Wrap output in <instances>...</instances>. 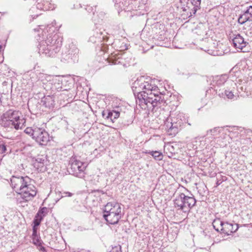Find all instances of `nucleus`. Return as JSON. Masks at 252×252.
<instances>
[{
    "mask_svg": "<svg viewBox=\"0 0 252 252\" xmlns=\"http://www.w3.org/2000/svg\"><path fill=\"white\" fill-rule=\"evenodd\" d=\"M131 89L140 101L149 108L158 107L163 101L158 87L150 78L140 77L132 83Z\"/></svg>",
    "mask_w": 252,
    "mask_h": 252,
    "instance_id": "obj_1",
    "label": "nucleus"
},
{
    "mask_svg": "<svg viewBox=\"0 0 252 252\" xmlns=\"http://www.w3.org/2000/svg\"><path fill=\"white\" fill-rule=\"evenodd\" d=\"M11 185L24 201L32 200L37 193L36 187L30 184V179L27 176H13L11 179Z\"/></svg>",
    "mask_w": 252,
    "mask_h": 252,
    "instance_id": "obj_2",
    "label": "nucleus"
},
{
    "mask_svg": "<svg viewBox=\"0 0 252 252\" xmlns=\"http://www.w3.org/2000/svg\"><path fill=\"white\" fill-rule=\"evenodd\" d=\"M39 53L48 57H54L60 50L62 38L56 33L49 34L45 39H39Z\"/></svg>",
    "mask_w": 252,
    "mask_h": 252,
    "instance_id": "obj_3",
    "label": "nucleus"
},
{
    "mask_svg": "<svg viewBox=\"0 0 252 252\" xmlns=\"http://www.w3.org/2000/svg\"><path fill=\"white\" fill-rule=\"evenodd\" d=\"M1 125L6 127L22 129L25 126L26 120L21 112L14 109L5 111L1 116Z\"/></svg>",
    "mask_w": 252,
    "mask_h": 252,
    "instance_id": "obj_4",
    "label": "nucleus"
},
{
    "mask_svg": "<svg viewBox=\"0 0 252 252\" xmlns=\"http://www.w3.org/2000/svg\"><path fill=\"white\" fill-rule=\"evenodd\" d=\"M103 217L109 224H117L122 217L121 204L117 202H108L104 206Z\"/></svg>",
    "mask_w": 252,
    "mask_h": 252,
    "instance_id": "obj_5",
    "label": "nucleus"
},
{
    "mask_svg": "<svg viewBox=\"0 0 252 252\" xmlns=\"http://www.w3.org/2000/svg\"><path fill=\"white\" fill-rule=\"evenodd\" d=\"M25 132L32 136V138L41 145H46L49 141L48 133L43 128L33 125L27 127Z\"/></svg>",
    "mask_w": 252,
    "mask_h": 252,
    "instance_id": "obj_6",
    "label": "nucleus"
},
{
    "mask_svg": "<svg viewBox=\"0 0 252 252\" xmlns=\"http://www.w3.org/2000/svg\"><path fill=\"white\" fill-rule=\"evenodd\" d=\"M174 201L175 207H178L179 209L184 212H189L196 203V200L194 197L187 196L183 193L177 195Z\"/></svg>",
    "mask_w": 252,
    "mask_h": 252,
    "instance_id": "obj_7",
    "label": "nucleus"
},
{
    "mask_svg": "<svg viewBox=\"0 0 252 252\" xmlns=\"http://www.w3.org/2000/svg\"><path fill=\"white\" fill-rule=\"evenodd\" d=\"M201 0H180L181 8L187 12L189 17L195 15L200 8Z\"/></svg>",
    "mask_w": 252,
    "mask_h": 252,
    "instance_id": "obj_8",
    "label": "nucleus"
},
{
    "mask_svg": "<svg viewBox=\"0 0 252 252\" xmlns=\"http://www.w3.org/2000/svg\"><path fill=\"white\" fill-rule=\"evenodd\" d=\"M206 135L210 138L211 141L214 140L215 142H221V140L225 138L226 135L224 133V129L221 127H216L207 131Z\"/></svg>",
    "mask_w": 252,
    "mask_h": 252,
    "instance_id": "obj_9",
    "label": "nucleus"
},
{
    "mask_svg": "<svg viewBox=\"0 0 252 252\" xmlns=\"http://www.w3.org/2000/svg\"><path fill=\"white\" fill-rule=\"evenodd\" d=\"M86 165L84 163L75 160L70 164V171L76 177L82 178L84 176Z\"/></svg>",
    "mask_w": 252,
    "mask_h": 252,
    "instance_id": "obj_10",
    "label": "nucleus"
},
{
    "mask_svg": "<svg viewBox=\"0 0 252 252\" xmlns=\"http://www.w3.org/2000/svg\"><path fill=\"white\" fill-rule=\"evenodd\" d=\"M180 117L181 116L178 115L177 118L172 120V122L170 123L167 121L165 123L167 127L169 128L168 132H170L171 134H172V132H173L174 135L177 133L179 128L182 126L183 122ZM169 119H168L167 121Z\"/></svg>",
    "mask_w": 252,
    "mask_h": 252,
    "instance_id": "obj_11",
    "label": "nucleus"
},
{
    "mask_svg": "<svg viewBox=\"0 0 252 252\" xmlns=\"http://www.w3.org/2000/svg\"><path fill=\"white\" fill-rule=\"evenodd\" d=\"M232 42L234 47L241 50L243 52H247L248 48L246 49V47L249 43L239 34L232 39Z\"/></svg>",
    "mask_w": 252,
    "mask_h": 252,
    "instance_id": "obj_12",
    "label": "nucleus"
},
{
    "mask_svg": "<svg viewBox=\"0 0 252 252\" xmlns=\"http://www.w3.org/2000/svg\"><path fill=\"white\" fill-rule=\"evenodd\" d=\"M248 21H252V6H249L244 13L241 14L238 19L239 24L242 25Z\"/></svg>",
    "mask_w": 252,
    "mask_h": 252,
    "instance_id": "obj_13",
    "label": "nucleus"
},
{
    "mask_svg": "<svg viewBox=\"0 0 252 252\" xmlns=\"http://www.w3.org/2000/svg\"><path fill=\"white\" fill-rule=\"evenodd\" d=\"M239 228L238 224L237 223L232 224L225 222L223 227L220 229L221 233L227 235L236 232Z\"/></svg>",
    "mask_w": 252,
    "mask_h": 252,
    "instance_id": "obj_14",
    "label": "nucleus"
},
{
    "mask_svg": "<svg viewBox=\"0 0 252 252\" xmlns=\"http://www.w3.org/2000/svg\"><path fill=\"white\" fill-rule=\"evenodd\" d=\"M54 98L50 95L45 96L41 100V104L49 109L54 107Z\"/></svg>",
    "mask_w": 252,
    "mask_h": 252,
    "instance_id": "obj_15",
    "label": "nucleus"
},
{
    "mask_svg": "<svg viewBox=\"0 0 252 252\" xmlns=\"http://www.w3.org/2000/svg\"><path fill=\"white\" fill-rule=\"evenodd\" d=\"M67 50L68 53L71 58L72 61L75 62L77 59L79 54V49L75 45L71 44L69 45V48H66Z\"/></svg>",
    "mask_w": 252,
    "mask_h": 252,
    "instance_id": "obj_16",
    "label": "nucleus"
},
{
    "mask_svg": "<svg viewBox=\"0 0 252 252\" xmlns=\"http://www.w3.org/2000/svg\"><path fill=\"white\" fill-rule=\"evenodd\" d=\"M104 40V36H102V32L99 30H95L94 32V34L89 38V41L92 43H95L97 41H101L102 40Z\"/></svg>",
    "mask_w": 252,
    "mask_h": 252,
    "instance_id": "obj_17",
    "label": "nucleus"
},
{
    "mask_svg": "<svg viewBox=\"0 0 252 252\" xmlns=\"http://www.w3.org/2000/svg\"><path fill=\"white\" fill-rule=\"evenodd\" d=\"M121 111L118 110L109 111L107 116V119H110L112 121L117 119L120 115Z\"/></svg>",
    "mask_w": 252,
    "mask_h": 252,
    "instance_id": "obj_18",
    "label": "nucleus"
},
{
    "mask_svg": "<svg viewBox=\"0 0 252 252\" xmlns=\"http://www.w3.org/2000/svg\"><path fill=\"white\" fill-rule=\"evenodd\" d=\"M224 222H222L221 221V220L220 219H215L212 223L213 226L214 228V229L219 232L220 231V229L223 227V226L224 224Z\"/></svg>",
    "mask_w": 252,
    "mask_h": 252,
    "instance_id": "obj_19",
    "label": "nucleus"
},
{
    "mask_svg": "<svg viewBox=\"0 0 252 252\" xmlns=\"http://www.w3.org/2000/svg\"><path fill=\"white\" fill-rule=\"evenodd\" d=\"M46 158L43 156H41V157H38L36 159V162L35 163V164L38 167H42L45 164H46Z\"/></svg>",
    "mask_w": 252,
    "mask_h": 252,
    "instance_id": "obj_20",
    "label": "nucleus"
},
{
    "mask_svg": "<svg viewBox=\"0 0 252 252\" xmlns=\"http://www.w3.org/2000/svg\"><path fill=\"white\" fill-rule=\"evenodd\" d=\"M61 61L63 62H69L70 61H72L71 58L69 55L67 50L64 49L63 51L61 56Z\"/></svg>",
    "mask_w": 252,
    "mask_h": 252,
    "instance_id": "obj_21",
    "label": "nucleus"
},
{
    "mask_svg": "<svg viewBox=\"0 0 252 252\" xmlns=\"http://www.w3.org/2000/svg\"><path fill=\"white\" fill-rule=\"evenodd\" d=\"M148 153L152 156V157L156 160H160L163 158L162 153L158 151H149Z\"/></svg>",
    "mask_w": 252,
    "mask_h": 252,
    "instance_id": "obj_22",
    "label": "nucleus"
},
{
    "mask_svg": "<svg viewBox=\"0 0 252 252\" xmlns=\"http://www.w3.org/2000/svg\"><path fill=\"white\" fill-rule=\"evenodd\" d=\"M164 150L166 151L167 153V152H169L170 154V155H168V157L172 156L173 155H175L177 153L174 146L170 144H168L165 146Z\"/></svg>",
    "mask_w": 252,
    "mask_h": 252,
    "instance_id": "obj_23",
    "label": "nucleus"
},
{
    "mask_svg": "<svg viewBox=\"0 0 252 252\" xmlns=\"http://www.w3.org/2000/svg\"><path fill=\"white\" fill-rule=\"evenodd\" d=\"M224 95L226 96V97L228 99H237V97L238 96H236L234 94V92H232V91H228L225 90L224 91ZM223 96V94L222 93V96Z\"/></svg>",
    "mask_w": 252,
    "mask_h": 252,
    "instance_id": "obj_24",
    "label": "nucleus"
},
{
    "mask_svg": "<svg viewBox=\"0 0 252 252\" xmlns=\"http://www.w3.org/2000/svg\"><path fill=\"white\" fill-rule=\"evenodd\" d=\"M32 240L34 244L38 246H41L43 242L38 235L32 237Z\"/></svg>",
    "mask_w": 252,
    "mask_h": 252,
    "instance_id": "obj_25",
    "label": "nucleus"
},
{
    "mask_svg": "<svg viewBox=\"0 0 252 252\" xmlns=\"http://www.w3.org/2000/svg\"><path fill=\"white\" fill-rule=\"evenodd\" d=\"M226 76L225 75H221V76L220 77H217L216 78L217 84L220 85L224 84L226 82Z\"/></svg>",
    "mask_w": 252,
    "mask_h": 252,
    "instance_id": "obj_26",
    "label": "nucleus"
},
{
    "mask_svg": "<svg viewBox=\"0 0 252 252\" xmlns=\"http://www.w3.org/2000/svg\"><path fill=\"white\" fill-rule=\"evenodd\" d=\"M120 59V57H114V56L112 57L111 58L109 59V62L110 63H112L114 64H119L121 63V62L119 61Z\"/></svg>",
    "mask_w": 252,
    "mask_h": 252,
    "instance_id": "obj_27",
    "label": "nucleus"
},
{
    "mask_svg": "<svg viewBox=\"0 0 252 252\" xmlns=\"http://www.w3.org/2000/svg\"><path fill=\"white\" fill-rule=\"evenodd\" d=\"M6 151V148L1 138H0V154H3Z\"/></svg>",
    "mask_w": 252,
    "mask_h": 252,
    "instance_id": "obj_28",
    "label": "nucleus"
},
{
    "mask_svg": "<svg viewBox=\"0 0 252 252\" xmlns=\"http://www.w3.org/2000/svg\"><path fill=\"white\" fill-rule=\"evenodd\" d=\"M110 252H122L121 246L119 245L112 247Z\"/></svg>",
    "mask_w": 252,
    "mask_h": 252,
    "instance_id": "obj_29",
    "label": "nucleus"
},
{
    "mask_svg": "<svg viewBox=\"0 0 252 252\" xmlns=\"http://www.w3.org/2000/svg\"><path fill=\"white\" fill-rule=\"evenodd\" d=\"M95 6L93 7L91 6H87L86 8V10L89 13H92L94 15V12L95 11Z\"/></svg>",
    "mask_w": 252,
    "mask_h": 252,
    "instance_id": "obj_30",
    "label": "nucleus"
},
{
    "mask_svg": "<svg viewBox=\"0 0 252 252\" xmlns=\"http://www.w3.org/2000/svg\"><path fill=\"white\" fill-rule=\"evenodd\" d=\"M42 219L43 216H40L39 217L36 218L34 220V225H35V226H38L40 224Z\"/></svg>",
    "mask_w": 252,
    "mask_h": 252,
    "instance_id": "obj_31",
    "label": "nucleus"
},
{
    "mask_svg": "<svg viewBox=\"0 0 252 252\" xmlns=\"http://www.w3.org/2000/svg\"><path fill=\"white\" fill-rule=\"evenodd\" d=\"M237 69H238V67H236V66H234L233 67L230 71V74L231 75H235V76H236V74H234L235 73H237Z\"/></svg>",
    "mask_w": 252,
    "mask_h": 252,
    "instance_id": "obj_32",
    "label": "nucleus"
},
{
    "mask_svg": "<svg viewBox=\"0 0 252 252\" xmlns=\"http://www.w3.org/2000/svg\"><path fill=\"white\" fill-rule=\"evenodd\" d=\"M72 195H73V194L70 192L64 191L62 193V197H66V196L70 197Z\"/></svg>",
    "mask_w": 252,
    "mask_h": 252,
    "instance_id": "obj_33",
    "label": "nucleus"
},
{
    "mask_svg": "<svg viewBox=\"0 0 252 252\" xmlns=\"http://www.w3.org/2000/svg\"><path fill=\"white\" fill-rule=\"evenodd\" d=\"M46 208H42L40 211H39L37 213V214H36V216L35 217V218H37V217H39L40 216H44V215H42V214L44 212V210Z\"/></svg>",
    "mask_w": 252,
    "mask_h": 252,
    "instance_id": "obj_34",
    "label": "nucleus"
},
{
    "mask_svg": "<svg viewBox=\"0 0 252 252\" xmlns=\"http://www.w3.org/2000/svg\"><path fill=\"white\" fill-rule=\"evenodd\" d=\"M132 118L131 117L130 119H129V120H127V122H124V124L125 126H129V124H131L132 123Z\"/></svg>",
    "mask_w": 252,
    "mask_h": 252,
    "instance_id": "obj_35",
    "label": "nucleus"
},
{
    "mask_svg": "<svg viewBox=\"0 0 252 252\" xmlns=\"http://www.w3.org/2000/svg\"><path fill=\"white\" fill-rule=\"evenodd\" d=\"M3 54L1 52V46H0V63L3 61Z\"/></svg>",
    "mask_w": 252,
    "mask_h": 252,
    "instance_id": "obj_36",
    "label": "nucleus"
},
{
    "mask_svg": "<svg viewBox=\"0 0 252 252\" xmlns=\"http://www.w3.org/2000/svg\"><path fill=\"white\" fill-rule=\"evenodd\" d=\"M37 235H37V231H32V237L35 236H37Z\"/></svg>",
    "mask_w": 252,
    "mask_h": 252,
    "instance_id": "obj_37",
    "label": "nucleus"
},
{
    "mask_svg": "<svg viewBox=\"0 0 252 252\" xmlns=\"http://www.w3.org/2000/svg\"><path fill=\"white\" fill-rule=\"evenodd\" d=\"M37 231V226L34 225L32 228V231Z\"/></svg>",
    "mask_w": 252,
    "mask_h": 252,
    "instance_id": "obj_38",
    "label": "nucleus"
},
{
    "mask_svg": "<svg viewBox=\"0 0 252 252\" xmlns=\"http://www.w3.org/2000/svg\"><path fill=\"white\" fill-rule=\"evenodd\" d=\"M52 26H53V27L55 26L56 25V22L54 21V22H52Z\"/></svg>",
    "mask_w": 252,
    "mask_h": 252,
    "instance_id": "obj_39",
    "label": "nucleus"
},
{
    "mask_svg": "<svg viewBox=\"0 0 252 252\" xmlns=\"http://www.w3.org/2000/svg\"><path fill=\"white\" fill-rule=\"evenodd\" d=\"M41 250H42V251H44L45 250V248H44V247H42L41 248Z\"/></svg>",
    "mask_w": 252,
    "mask_h": 252,
    "instance_id": "obj_40",
    "label": "nucleus"
},
{
    "mask_svg": "<svg viewBox=\"0 0 252 252\" xmlns=\"http://www.w3.org/2000/svg\"><path fill=\"white\" fill-rule=\"evenodd\" d=\"M216 184H217V186H219L220 184V183L219 182V181H218L217 182Z\"/></svg>",
    "mask_w": 252,
    "mask_h": 252,
    "instance_id": "obj_41",
    "label": "nucleus"
},
{
    "mask_svg": "<svg viewBox=\"0 0 252 252\" xmlns=\"http://www.w3.org/2000/svg\"><path fill=\"white\" fill-rule=\"evenodd\" d=\"M125 56V55H124L122 56L121 57V58H125V57H124Z\"/></svg>",
    "mask_w": 252,
    "mask_h": 252,
    "instance_id": "obj_42",
    "label": "nucleus"
}]
</instances>
